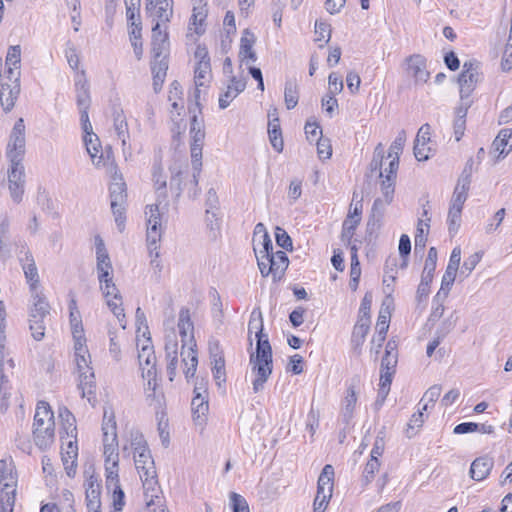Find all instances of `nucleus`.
I'll return each mask as SVG.
<instances>
[{
  "instance_id": "nucleus-1",
  "label": "nucleus",
  "mask_w": 512,
  "mask_h": 512,
  "mask_svg": "<svg viewBox=\"0 0 512 512\" xmlns=\"http://www.w3.org/2000/svg\"><path fill=\"white\" fill-rule=\"evenodd\" d=\"M255 312L252 313L249 321L248 330L249 333L253 329L256 330V354L250 355V364L252 365V371L256 374V378L253 381V391L258 393L263 390L264 384L268 380L272 373V348L269 343L268 335L263 332V320L261 313H259V319H254Z\"/></svg>"
},
{
  "instance_id": "nucleus-2",
  "label": "nucleus",
  "mask_w": 512,
  "mask_h": 512,
  "mask_svg": "<svg viewBox=\"0 0 512 512\" xmlns=\"http://www.w3.org/2000/svg\"><path fill=\"white\" fill-rule=\"evenodd\" d=\"M131 447L134 450L135 467L139 473L143 486L149 490L157 484V472L154 459L143 435L139 432L131 433Z\"/></svg>"
},
{
  "instance_id": "nucleus-3",
  "label": "nucleus",
  "mask_w": 512,
  "mask_h": 512,
  "mask_svg": "<svg viewBox=\"0 0 512 512\" xmlns=\"http://www.w3.org/2000/svg\"><path fill=\"white\" fill-rule=\"evenodd\" d=\"M33 439L36 446L42 450L49 448L54 442V414L47 402L40 401L37 404L33 423Z\"/></svg>"
},
{
  "instance_id": "nucleus-4",
  "label": "nucleus",
  "mask_w": 512,
  "mask_h": 512,
  "mask_svg": "<svg viewBox=\"0 0 512 512\" xmlns=\"http://www.w3.org/2000/svg\"><path fill=\"white\" fill-rule=\"evenodd\" d=\"M17 475L12 462L0 460V512H13Z\"/></svg>"
},
{
  "instance_id": "nucleus-5",
  "label": "nucleus",
  "mask_w": 512,
  "mask_h": 512,
  "mask_svg": "<svg viewBox=\"0 0 512 512\" xmlns=\"http://www.w3.org/2000/svg\"><path fill=\"white\" fill-rule=\"evenodd\" d=\"M145 214L147 216V245L149 254L154 257L151 265L160 268L159 242L162 237L161 213L157 204L148 205Z\"/></svg>"
},
{
  "instance_id": "nucleus-6",
  "label": "nucleus",
  "mask_w": 512,
  "mask_h": 512,
  "mask_svg": "<svg viewBox=\"0 0 512 512\" xmlns=\"http://www.w3.org/2000/svg\"><path fill=\"white\" fill-rule=\"evenodd\" d=\"M75 364L78 372V389L81 391L82 398H86L92 405L96 402L95 397V375L91 364L90 354L75 355Z\"/></svg>"
},
{
  "instance_id": "nucleus-7",
  "label": "nucleus",
  "mask_w": 512,
  "mask_h": 512,
  "mask_svg": "<svg viewBox=\"0 0 512 512\" xmlns=\"http://www.w3.org/2000/svg\"><path fill=\"white\" fill-rule=\"evenodd\" d=\"M189 112L193 114L190 125L191 143V158L193 166V182L198 184V177L201 172L202 166V148L205 139V130L203 120L198 119L197 113L190 107Z\"/></svg>"
},
{
  "instance_id": "nucleus-8",
  "label": "nucleus",
  "mask_w": 512,
  "mask_h": 512,
  "mask_svg": "<svg viewBox=\"0 0 512 512\" xmlns=\"http://www.w3.org/2000/svg\"><path fill=\"white\" fill-rule=\"evenodd\" d=\"M111 210L115 217L116 225L120 232L124 229L125 211L127 203L126 184L122 175L115 172L112 176V182L109 187Z\"/></svg>"
},
{
  "instance_id": "nucleus-9",
  "label": "nucleus",
  "mask_w": 512,
  "mask_h": 512,
  "mask_svg": "<svg viewBox=\"0 0 512 512\" xmlns=\"http://www.w3.org/2000/svg\"><path fill=\"white\" fill-rule=\"evenodd\" d=\"M25 146V125L23 119L19 118L12 128L7 145L6 155L10 163L18 165L23 162Z\"/></svg>"
},
{
  "instance_id": "nucleus-10",
  "label": "nucleus",
  "mask_w": 512,
  "mask_h": 512,
  "mask_svg": "<svg viewBox=\"0 0 512 512\" xmlns=\"http://www.w3.org/2000/svg\"><path fill=\"white\" fill-rule=\"evenodd\" d=\"M480 64L476 60L464 62L463 70L457 77L460 99H468L476 88L480 77Z\"/></svg>"
},
{
  "instance_id": "nucleus-11",
  "label": "nucleus",
  "mask_w": 512,
  "mask_h": 512,
  "mask_svg": "<svg viewBox=\"0 0 512 512\" xmlns=\"http://www.w3.org/2000/svg\"><path fill=\"white\" fill-rule=\"evenodd\" d=\"M105 457L106 485L114 490L121 489L119 484V453L118 443H103Z\"/></svg>"
},
{
  "instance_id": "nucleus-12",
  "label": "nucleus",
  "mask_w": 512,
  "mask_h": 512,
  "mask_svg": "<svg viewBox=\"0 0 512 512\" xmlns=\"http://www.w3.org/2000/svg\"><path fill=\"white\" fill-rule=\"evenodd\" d=\"M18 260L24 272L25 279L29 284L31 292H35L39 287V273L34 257L25 243H21L20 245Z\"/></svg>"
},
{
  "instance_id": "nucleus-13",
  "label": "nucleus",
  "mask_w": 512,
  "mask_h": 512,
  "mask_svg": "<svg viewBox=\"0 0 512 512\" xmlns=\"http://www.w3.org/2000/svg\"><path fill=\"white\" fill-rule=\"evenodd\" d=\"M100 289L111 312L116 316L121 327L125 329V313L122 307V297L115 283L111 280V282L100 285Z\"/></svg>"
},
{
  "instance_id": "nucleus-14",
  "label": "nucleus",
  "mask_w": 512,
  "mask_h": 512,
  "mask_svg": "<svg viewBox=\"0 0 512 512\" xmlns=\"http://www.w3.org/2000/svg\"><path fill=\"white\" fill-rule=\"evenodd\" d=\"M8 188L10 196L15 203H20L25 191V171L23 163L18 165L10 163L8 169Z\"/></svg>"
},
{
  "instance_id": "nucleus-15",
  "label": "nucleus",
  "mask_w": 512,
  "mask_h": 512,
  "mask_svg": "<svg viewBox=\"0 0 512 512\" xmlns=\"http://www.w3.org/2000/svg\"><path fill=\"white\" fill-rule=\"evenodd\" d=\"M471 164L472 159L468 161L466 167L458 178L450 200V206H456L457 208L459 207L463 209L464 203L468 198V192L471 184Z\"/></svg>"
},
{
  "instance_id": "nucleus-16",
  "label": "nucleus",
  "mask_w": 512,
  "mask_h": 512,
  "mask_svg": "<svg viewBox=\"0 0 512 512\" xmlns=\"http://www.w3.org/2000/svg\"><path fill=\"white\" fill-rule=\"evenodd\" d=\"M62 441V461L65 466L66 473L69 477L75 474V462L78 457V445L76 437H66L61 434Z\"/></svg>"
},
{
  "instance_id": "nucleus-17",
  "label": "nucleus",
  "mask_w": 512,
  "mask_h": 512,
  "mask_svg": "<svg viewBox=\"0 0 512 512\" xmlns=\"http://www.w3.org/2000/svg\"><path fill=\"white\" fill-rule=\"evenodd\" d=\"M407 74L414 79V83L424 84L430 78V72L427 70L426 59L420 54H414L406 59Z\"/></svg>"
},
{
  "instance_id": "nucleus-18",
  "label": "nucleus",
  "mask_w": 512,
  "mask_h": 512,
  "mask_svg": "<svg viewBox=\"0 0 512 512\" xmlns=\"http://www.w3.org/2000/svg\"><path fill=\"white\" fill-rule=\"evenodd\" d=\"M207 16V2L205 0H194L189 23V31H193L197 36L203 35L206 31Z\"/></svg>"
},
{
  "instance_id": "nucleus-19",
  "label": "nucleus",
  "mask_w": 512,
  "mask_h": 512,
  "mask_svg": "<svg viewBox=\"0 0 512 512\" xmlns=\"http://www.w3.org/2000/svg\"><path fill=\"white\" fill-rule=\"evenodd\" d=\"M177 326L179 329V334L181 336L182 350H184L185 346H193V348H196V343L193 335L194 325L191 320V315L188 308L182 307L180 309Z\"/></svg>"
},
{
  "instance_id": "nucleus-20",
  "label": "nucleus",
  "mask_w": 512,
  "mask_h": 512,
  "mask_svg": "<svg viewBox=\"0 0 512 512\" xmlns=\"http://www.w3.org/2000/svg\"><path fill=\"white\" fill-rule=\"evenodd\" d=\"M255 42V35L249 29H245L240 39L239 49V58L242 63L248 65L257 61V55L253 49Z\"/></svg>"
},
{
  "instance_id": "nucleus-21",
  "label": "nucleus",
  "mask_w": 512,
  "mask_h": 512,
  "mask_svg": "<svg viewBox=\"0 0 512 512\" xmlns=\"http://www.w3.org/2000/svg\"><path fill=\"white\" fill-rule=\"evenodd\" d=\"M84 485L86 488V506L88 512H101V486L97 478L90 476Z\"/></svg>"
},
{
  "instance_id": "nucleus-22",
  "label": "nucleus",
  "mask_w": 512,
  "mask_h": 512,
  "mask_svg": "<svg viewBox=\"0 0 512 512\" xmlns=\"http://www.w3.org/2000/svg\"><path fill=\"white\" fill-rule=\"evenodd\" d=\"M430 130L431 127L429 124H424L418 130L415 143H414V155L418 161H425L429 158L428 152L430 148L427 147V144L430 141Z\"/></svg>"
},
{
  "instance_id": "nucleus-23",
  "label": "nucleus",
  "mask_w": 512,
  "mask_h": 512,
  "mask_svg": "<svg viewBox=\"0 0 512 512\" xmlns=\"http://www.w3.org/2000/svg\"><path fill=\"white\" fill-rule=\"evenodd\" d=\"M146 10L156 16L158 22H169L173 14V0H147Z\"/></svg>"
},
{
  "instance_id": "nucleus-24",
  "label": "nucleus",
  "mask_w": 512,
  "mask_h": 512,
  "mask_svg": "<svg viewBox=\"0 0 512 512\" xmlns=\"http://www.w3.org/2000/svg\"><path fill=\"white\" fill-rule=\"evenodd\" d=\"M152 56L160 57V56H168L169 53V41L168 34L166 32L161 31L160 23L157 22L155 26L152 28Z\"/></svg>"
},
{
  "instance_id": "nucleus-25",
  "label": "nucleus",
  "mask_w": 512,
  "mask_h": 512,
  "mask_svg": "<svg viewBox=\"0 0 512 512\" xmlns=\"http://www.w3.org/2000/svg\"><path fill=\"white\" fill-rule=\"evenodd\" d=\"M209 350L211 357L213 358V377L216 381V384L220 387L222 383H225L226 381L225 360L221 353L219 352V347L216 342L209 344Z\"/></svg>"
},
{
  "instance_id": "nucleus-26",
  "label": "nucleus",
  "mask_w": 512,
  "mask_h": 512,
  "mask_svg": "<svg viewBox=\"0 0 512 512\" xmlns=\"http://www.w3.org/2000/svg\"><path fill=\"white\" fill-rule=\"evenodd\" d=\"M494 460L487 455L476 458L470 467V477L475 481H482L490 474Z\"/></svg>"
},
{
  "instance_id": "nucleus-27",
  "label": "nucleus",
  "mask_w": 512,
  "mask_h": 512,
  "mask_svg": "<svg viewBox=\"0 0 512 512\" xmlns=\"http://www.w3.org/2000/svg\"><path fill=\"white\" fill-rule=\"evenodd\" d=\"M20 93V84H10L4 80L0 82V102L5 111H10Z\"/></svg>"
},
{
  "instance_id": "nucleus-28",
  "label": "nucleus",
  "mask_w": 512,
  "mask_h": 512,
  "mask_svg": "<svg viewBox=\"0 0 512 512\" xmlns=\"http://www.w3.org/2000/svg\"><path fill=\"white\" fill-rule=\"evenodd\" d=\"M195 55L200 58L195 68V85H197V87H202L205 85V80L210 74V59L208 58V53L204 48H198Z\"/></svg>"
},
{
  "instance_id": "nucleus-29",
  "label": "nucleus",
  "mask_w": 512,
  "mask_h": 512,
  "mask_svg": "<svg viewBox=\"0 0 512 512\" xmlns=\"http://www.w3.org/2000/svg\"><path fill=\"white\" fill-rule=\"evenodd\" d=\"M356 388L357 386L353 381L347 388L346 395L342 401L341 416L346 424H348L354 416V410L358 399Z\"/></svg>"
},
{
  "instance_id": "nucleus-30",
  "label": "nucleus",
  "mask_w": 512,
  "mask_h": 512,
  "mask_svg": "<svg viewBox=\"0 0 512 512\" xmlns=\"http://www.w3.org/2000/svg\"><path fill=\"white\" fill-rule=\"evenodd\" d=\"M245 87V79L232 77L231 83L228 85L227 90L219 97V107L221 109L227 108L231 101L236 98L239 93L244 91Z\"/></svg>"
},
{
  "instance_id": "nucleus-31",
  "label": "nucleus",
  "mask_w": 512,
  "mask_h": 512,
  "mask_svg": "<svg viewBox=\"0 0 512 512\" xmlns=\"http://www.w3.org/2000/svg\"><path fill=\"white\" fill-rule=\"evenodd\" d=\"M398 362L397 344L394 340H389L385 347V354L381 360V372L395 373Z\"/></svg>"
},
{
  "instance_id": "nucleus-32",
  "label": "nucleus",
  "mask_w": 512,
  "mask_h": 512,
  "mask_svg": "<svg viewBox=\"0 0 512 512\" xmlns=\"http://www.w3.org/2000/svg\"><path fill=\"white\" fill-rule=\"evenodd\" d=\"M103 443H118L116 421L111 409H105L102 423Z\"/></svg>"
},
{
  "instance_id": "nucleus-33",
  "label": "nucleus",
  "mask_w": 512,
  "mask_h": 512,
  "mask_svg": "<svg viewBox=\"0 0 512 512\" xmlns=\"http://www.w3.org/2000/svg\"><path fill=\"white\" fill-rule=\"evenodd\" d=\"M114 129L118 138L121 140L123 148L128 145L129 142V129L126 117L122 109H116L113 113Z\"/></svg>"
},
{
  "instance_id": "nucleus-34",
  "label": "nucleus",
  "mask_w": 512,
  "mask_h": 512,
  "mask_svg": "<svg viewBox=\"0 0 512 512\" xmlns=\"http://www.w3.org/2000/svg\"><path fill=\"white\" fill-rule=\"evenodd\" d=\"M138 360L142 371L143 368H153L152 370L156 371V356L150 338H148L140 348Z\"/></svg>"
},
{
  "instance_id": "nucleus-35",
  "label": "nucleus",
  "mask_w": 512,
  "mask_h": 512,
  "mask_svg": "<svg viewBox=\"0 0 512 512\" xmlns=\"http://www.w3.org/2000/svg\"><path fill=\"white\" fill-rule=\"evenodd\" d=\"M33 304L30 318L45 319L50 313V306L45 297L37 290L32 292Z\"/></svg>"
},
{
  "instance_id": "nucleus-36",
  "label": "nucleus",
  "mask_w": 512,
  "mask_h": 512,
  "mask_svg": "<svg viewBox=\"0 0 512 512\" xmlns=\"http://www.w3.org/2000/svg\"><path fill=\"white\" fill-rule=\"evenodd\" d=\"M499 157L507 156L512 150V129H502L492 144Z\"/></svg>"
},
{
  "instance_id": "nucleus-37",
  "label": "nucleus",
  "mask_w": 512,
  "mask_h": 512,
  "mask_svg": "<svg viewBox=\"0 0 512 512\" xmlns=\"http://www.w3.org/2000/svg\"><path fill=\"white\" fill-rule=\"evenodd\" d=\"M369 318H358L352 332L351 342L354 349H360L370 328Z\"/></svg>"
},
{
  "instance_id": "nucleus-38",
  "label": "nucleus",
  "mask_w": 512,
  "mask_h": 512,
  "mask_svg": "<svg viewBox=\"0 0 512 512\" xmlns=\"http://www.w3.org/2000/svg\"><path fill=\"white\" fill-rule=\"evenodd\" d=\"M84 144L86 146V150L90 155L93 163L95 165H99L102 159V154L98 157V153L101 150V145L98 136L91 131L84 132Z\"/></svg>"
},
{
  "instance_id": "nucleus-39",
  "label": "nucleus",
  "mask_w": 512,
  "mask_h": 512,
  "mask_svg": "<svg viewBox=\"0 0 512 512\" xmlns=\"http://www.w3.org/2000/svg\"><path fill=\"white\" fill-rule=\"evenodd\" d=\"M95 245H96V260H97L96 269H97V272L105 271V270H112V263H111L109 254L105 247L104 241L102 240V238L100 236H97L95 238Z\"/></svg>"
},
{
  "instance_id": "nucleus-40",
  "label": "nucleus",
  "mask_w": 512,
  "mask_h": 512,
  "mask_svg": "<svg viewBox=\"0 0 512 512\" xmlns=\"http://www.w3.org/2000/svg\"><path fill=\"white\" fill-rule=\"evenodd\" d=\"M58 414L61 419L62 430L65 433L64 436L76 437L77 427L75 416L65 406L59 408Z\"/></svg>"
},
{
  "instance_id": "nucleus-41",
  "label": "nucleus",
  "mask_w": 512,
  "mask_h": 512,
  "mask_svg": "<svg viewBox=\"0 0 512 512\" xmlns=\"http://www.w3.org/2000/svg\"><path fill=\"white\" fill-rule=\"evenodd\" d=\"M271 259L272 267L270 266V270H273V279L275 281L280 280L288 267V257L284 251H277L271 254Z\"/></svg>"
},
{
  "instance_id": "nucleus-42",
  "label": "nucleus",
  "mask_w": 512,
  "mask_h": 512,
  "mask_svg": "<svg viewBox=\"0 0 512 512\" xmlns=\"http://www.w3.org/2000/svg\"><path fill=\"white\" fill-rule=\"evenodd\" d=\"M183 356V363L185 365L184 374L187 380L194 377L197 365H198V357H197V351L196 348H193V346H189L188 350L186 352H181Z\"/></svg>"
},
{
  "instance_id": "nucleus-43",
  "label": "nucleus",
  "mask_w": 512,
  "mask_h": 512,
  "mask_svg": "<svg viewBox=\"0 0 512 512\" xmlns=\"http://www.w3.org/2000/svg\"><path fill=\"white\" fill-rule=\"evenodd\" d=\"M76 87V100L78 108H90V90L89 84L86 79H79L75 83Z\"/></svg>"
},
{
  "instance_id": "nucleus-44",
  "label": "nucleus",
  "mask_w": 512,
  "mask_h": 512,
  "mask_svg": "<svg viewBox=\"0 0 512 512\" xmlns=\"http://www.w3.org/2000/svg\"><path fill=\"white\" fill-rule=\"evenodd\" d=\"M430 218H427V222L424 223L422 219H420L417 223L416 235H415V253L419 251L421 253L424 252L427 242V236L429 233V222Z\"/></svg>"
},
{
  "instance_id": "nucleus-45",
  "label": "nucleus",
  "mask_w": 512,
  "mask_h": 512,
  "mask_svg": "<svg viewBox=\"0 0 512 512\" xmlns=\"http://www.w3.org/2000/svg\"><path fill=\"white\" fill-rule=\"evenodd\" d=\"M152 369L153 368H147V369L143 368V374H142V377L147 380V383L145 386V394H146V399L148 401H154L156 399L157 371H153Z\"/></svg>"
},
{
  "instance_id": "nucleus-46",
  "label": "nucleus",
  "mask_w": 512,
  "mask_h": 512,
  "mask_svg": "<svg viewBox=\"0 0 512 512\" xmlns=\"http://www.w3.org/2000/svg\"><path fill=\"white\" fill-rule=\"evenodd\" d=\"M299 92L295 80H288L285 83L284 101L288 110L293 109L298 104Z\"/></svg>"
},
{
  "instance_id": "nucleus-47",
  "label": "nucleus",
  "mask_w": 512,
  "mask_h": 512,
  "mask_svg": "<svg viewBox=\"0 0 512 512\" xmlns=\"http://www.w3.org/2000/svg\"><path fill=\"white\" fill-rule=\"evenodd\" d=\"M462 208L449 205L447 216L448 230L450 234H456L461 225Z\"/></svg>"
},
{
  "instance_id": "nucleus-48",
  "label": "nucleus",
  "mask_w": 512,
  "mask_h": 512,
  "mask_svg": "<svg viewBox=\"0 0 512 512\" xmlns=\"http://www.w3.org/2000/svg\"><path fill=\"white\" fill-rule=\"evenodd\" d=\"M11 396V386L7 376L0 374V410L6 411L9 407V399Z\"/></svg>"
},
{
  "instance_id": "nucleus-49",
  "label": "nucleus",
  "mask_w": 512,
  "mask_h": 512,
  "mask_svg": "<svg viewBox=\"0 0 512 512\" xmlns=\"http://www.w3.org/2000/svg\"><path fill=\"white\" fill-rule=\"evenodd\" d=\"M442 392L441 385L431 386L421 398L419 405H422V410H428L430 404L433 406L438 400Z\"/></svg>"
},
{
  "instance_id": "nucleus-50",
  "label": "nucleus",
  "mask_w": 512,
  "mask_h": 512,
  "mask_svg": "<svg viewBox=\"0 0 512 512\" xmlns=\"http://www.w3.org/2000/svg\"><path fill=\"white\" fill-rule=\"evenodd\" d=\"M192 411L197 418L204 416L208 411V401L201 392L195 395L191 402Z\"/></svg>"
},
{
  "instance_id": "nucleus-51",
  "label": "nucleus",
  "mask_w": 512,
  "mask_h": 512,
  "mask_svg": "<svg viewBox=\"0 0 512 512\" xmlns=\"http://www.w3.org/2000/svg\"><path fill=\"white\" fill-rule=\"evenodd\" d=\"M69 311H70V325L72 329V333H76L77 330H84L82 326V319L80 312L77 308V303L74 298H72L69 302Z\"/></svg>"
},
{
  "instance_id": "nucleus-52",
  "label": "nucleus",
  "mask_w": 512,
  "mask_h": 512,
  "mask_svg": "<svg viewBox=\"0 0 512 512\" xmlns=\"http://www.w3.org/2000/svg\"><path fill=\"white\" fill-rule=\"evenodd\" d=\"M360 223V217H355L354 215H348L345 221L343 222L342 227V239L350 241L354 235L356 227Z\"/></svg>"
},
{
  "instance_id": "nucleus-53",
  "label": "nucleus",
  "mask_w": 512,
  "mask_h": 512,
  "mask_svg": "<svg viewBox=\"0 0 512 512\" xmlns=\"http://www.w3.org/2000/svg\"><path fill=\"white\" fill-rule=\"evenodd\" d=\"M254 252L257 258V263L259 270L263 277H267L269 275L273 276V270H270V266L272 267V259L271 254H258V247L254 246Z\"/></svg>"
},
{
  "instance_id": "nucleus-54",
  "label": "nucleus",
  "mask_w": 512,
  "mask_h": 512,
  "mask_svg": "<svg viewBox=\"0 0 512 512\" xmlns=\"http://www.w3.org/2000/svg\"><path fill=\"white\" fill-rule=\"evenodd\" d=\"M29 328L31 331L32 337L36 341H40L43 339L45 335V319H37V318H29Z\"/></svg>"
},
{
  "instance_id": "nucleus-55",
  "label": "nucleus",
  "mask_w": 512,
  "mask_h": 512,
  "mask_svg": "<svg viewBox=\"0 0 512 512\" xmlns=\"http://www.w3.org/2000/svg\"><path fill=\"white\" fill-rule=\"evenodd\" d=\"M395 179L391 175H385L381 182V192L385 198V203L390 204L394 196Z\"/></svg>"
},
{
  "instance_id": "nucleus-56",
  "label": "nucleus",
  "mask_w": 512,
  "mask_h": 512,
  "mask_svg": "<svg viewBox=\"0 0 512 512\" xmlns=\"http://www.w3.org/2000/svg\"><path fill=\"white\" fill-rule=\"evenodd\" d=\"M183 168H187V166L183 165L182 163H179V162H175L170 167V173H171L170 185H171V187L176 186V188L179 192L182 191L181 176L184 172Z\"/></svg>"
},
{
  "instance_id": "nucleus-57",
  "label": "nucleus",
  "mask_w": 512,
  "mask_h": 512,
  "mask_svg": "<svg viewBox=\"0 0 512 512\" xmlns=\"http://www.w3.org/2000/svg\"><path fill=\"white\" fill-rule=\"evenodd\" d=\"M424 410L419 409L417 413H414L408 424H407V430H406V434H407V437L408 438H411L413 437L416 432L414 431L415 428H420L423 423H424V413H423Z\"/></svg>"
},
{
  "instance_id": "nucleus-58",
  "label": "nucleus",
  "mask_w": 512,
  "mask_h": 512,
  "mask_svg": "<svg viewBox=\"0 0 512 512\" xmlns=\"http://www.w3.org/2000/svg\"><path fill=\"white\" fill-rule=\"evenodd\" d=\"M383 148L381 144H378L374 150L373 159L370 163L371 172H379V177L384 178V172L382 170V162H383Z\"/></svg>"
},
{
  "instance_id": "nucleus-59",
  "label": "nucleus",
  "mask_w": 512,
  "mask_h": 512,
  "mask_svg": "<svg viewBox=\"0 0 512 512\" xmlns=\"http://www.w3.org/2000/svg\"><path fill=\"white\" fill-rule=\"evenodd\" d=\"M168 70V56L153 57L151 62L152 75L166 76Z\"/></svg>"
},
{
  "instance_id": "nucleus-60",
  "label": "nucleus",
  "mask_w": 512,
  "mask_h": 512,
  "mask_svg": "<svg viewBox=\"0 0 512 512\" xmlns=\"http://www.w3.org/2000/svg\"><path fill=\"white\" fill-rule=\"evenodd\" d=\"M405 142H406V133L404 130H401L389 147L388 157H392V156L399 157V155L403 151Z\"/></svg>"
},
{
  "instance_id": "nucleus-61",
  "label": "nucleus",
  "mask_w": 512,
  "mask_h": 512,
  "mask_svg": "<svg viewBox=\"0 0 512 512\" xmlns=\"http://www.w3.org/2000/svg\"><path fill=\"white\" fill-rule=\"evenodd\" d=\"M379 467H380V462L377 459H370L366 463L364 471H363V479H362L364 485H368L369 483L372 482V480L374 479L375 472L378 471Z\"/></svg>"
},
{
  "instance_id": "nucleus-62",
  "label": "nucleus",
  "mask_w": 512,
  "mask_h": 512,
  "mask_svg": "<svg viewBox=\"0 0 512 512\" xmlns=\"http://www.w3.org/2000/svg\"><path fill=\"white\" fill-rule=\"evenodd\" d=\"M230 501L233 512H250L249 505L242 495L231 492Z\"/></svg>"
},
{
  "instance_id": "nucleus-63",
  "label": "nucleus",
  "mask_w": 512,
  "mask_h": 512,
  "mask_svg": "<svg viewBox=\"0 0 512 512\" xmlns=\"http://www.w3.org/2000/svg\"><path fill=\"white\" fill-rule=\"evenodd\" d=\"M72 335L74 339V355L89 353L86 346L84 330H77L76 333H72Z\"/></svg>"
},
{
  "instance_id": "nucleus-64",
  "label": "nucleus",
  "mask_w": 512,
  "mask_h": 512,
  "mask_svg": "<svg viewBox=\"0 0 512 512\" xmlns=\"http://www.w3.org/2000/svg\"><path fill=\"white\" fill-rule=\"evenodd\" d=\"M166 359H178V343L174 331L167 336L165 342Z\"/></svg>"
}]
</instances>
